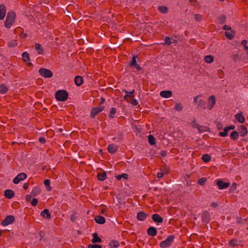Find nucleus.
Returning a JSON list of instances; mask_svg holds the SVG:
<instances>
[{"label":"nucleus","mask_w":248,"mask_h":248,"mask_svg":"<svg viewBox=\"0 0 248 248\" xmlns=\"http://www.w3.org/2000/svg\"><path fill=\"white\" fill-rule=\"evenodd\" d=\"M17 45V42L16 40H12L10 42H8L7 46L9 47H14Z\"/></svg>","instance_id":"a18cd8bd"},{"label":"nucleus","mask_w":248,"mask_h":248,"mask_svg":"<svg viewBox=\"0 0 248 248\" xmlns=\"http://www.w3.org/2000/svg\"><path fill=\"white\" fill-rule=\"evenodd\" d=\"M148 140L149 143L151 145H154L156 144V140L154 136L152 135H149L148 136Z\"/></svg>","instance_id":"f704fd0d"},{"label":"nucleus","mask_w":248,"mask_h":248,"mask_svg":"<svg viewBox=\"0 0 248 248\" xmlns=\"http://www.w3.org/2000/svg\"><path fill=\"white\" fill-rule=\"evenodd\" d=\"M235 33V31L231 30L230 31H226L225 32V35L227 39L232 40L234 38Z\"/></svg>","instance_id":"c85d7f7f"},{"label":"nucleus","mask_w":248,"mask_h":248,"mask_svg":"<svg viewBox=\"0 0 248 248\" xmlns=\"http://www.w3.org/2000/svg\"><path fill=\"white\" fill-rule=\"evenodd\" d=\"M108 246L109 248H117L120 246V243L117 240H113L110 241Z\"/></svg>","instance_id":"2f4dec72"},{"label":"nucleus","mask_w":248,"mask_h":248,"mask_svg":"<svg viewBox=\"0 0 248 248\" xmlns=\"http://www.w3.org/2000/svg\"><path fill=\"white\" fill-rule=\"evenodd\" d=\"M218 23L220 24H224L226 20V17L224 15L219 16L217 18Z\"/></svg>","instance_id":"37998d69"},{"label":"nucleus","mask_w":248,"mask_h":248,"mask_svg":"<svg viewBox=\"0 0 248 248\" xmlns=\"http://www.w3.org/2000/svg\"><path fill=\"white\" fill-rule=\"evenodd\" d=\"M152 219L154 222L157 224L161 223L163 221V217L157 214H154L152 215Z\"/></svg>","instance_id":"2eb2a0df"},{"label":"nucleus","mask_w":248,"mask_h":248,"mask_svg":"<svg viewBox=\"0 0 248 248\" xmlns=\"http://www.w3.org/2000/svg\"><path fill=\"white\" fill-rule=\"evenodd\" d=\"M223 29L224 30L231 31L232 30V28L231 26L225 25L223 27Z\"/></svg>","instance_id":"774afa93"},{"label":"nucleus","mask_w":248,"mask_h":248,"mask_svg":"<svg viewBox=\"0 0 248 248\" xmlns=\"http://www.w3.org/2000/svg\"><path fill=\"white\" fill-rule=\"evenodd\" d=\"M242 242L241 240H239L236 238H233L230 240L229 242V245L232 247L234 248L240 245V243Z\"/></svg>","instance_id":"aec40b11"},{"label":"nucleus","mask_w":248,"mask_h":248,"mask_svg":"<svg viewBox=\"0 0 248 248\" xmlns=\"http://www.w3.org/2000/svg\"><path fill=\"white\" fill-rule=\"evenodd\" d=\"M191 124H192V126L193 128H196L197 129H198L199 128V126L200 125L199 124H197L196 123V120L195 118H194L193 119V120L192 121Z\"/></svg>","instance_id":"864d4df0"},{"label":"nucleus","mask_w":248,"mask_h":248,"mask_svg":"<svg viewBox=\"0 0 248 248\" xmlns=\"http://www.w3.org/2000/svg\"><path fill=\"white\" fill-rule=\"evenodd\" d=\"M16 13L13 11H9L7 13L6 20L4 22L5 27L7 29H10L14 24L16 20Z\"/></svg>","instance_id":"f257e3e1"},{"label":"nucleus","mask_w":248,"mask_h":248,"mask_svg":"<svg viewBox=\"0 0 248 248\" xmlns=\"http://www.w3.org/2000/svg\"><path fill=\"white\" fill-rule=\"evenodd\" d=\"M107 149L109 153L114 154L118 151V146L114 144H110L108 145Z\"/></svg>","instance_id":"f3484780"},{"label":"nucleus","mask_w":248,"mask_h":248,"mask_svg":"<svg viewBox=\"0 0 248 248\" xmlns=\"http://www.w3.org/2000/svg\"><path fill=\"white\" fill-rule=\"evenodd\" d=\"M39 75L44 78H51L53 77L52 72L48 69L41 68L38 70Z\"/></svg>","instance_id":"20e7f679"},{"label":"nucleus","mask_w":248,"mask_h":248,"mask_svg":"<svg viewBox=\"0 0 248 248\" xmlns=\"http://www.w3.org/2000/svg\"><path fill=\"white\" fill-rule=\"evenodd\" d=\"M229 130L228 127L226 126L224 128L223 131L219 132L218 135L221 137H225L228 136Z\"/></svg>","instance_id":"4c0bfd02"},{"label":"nucleus","mask_w":248,"mask_h":248,"mask_svg":"<svg viewBox=\"0 0 248 248\" xmlns=\"http://www.w3.org/2000/svg\"><path fill=\"white\" fill-rule=\"evenodd\" d=\"M15 221V218L14 216L8 215L1 222V225L3 226H6L9 224H12Z\"/></svg>","instance_id":"39448f33"},{"label":"nucleus","mask_w":248,"mask_h":248,"mask_svg":"<svg viewBox=\"0 0 248 248\" xmlns=\"http://www.w3.org/2000/svg\"><path fill=\"white\" fill-rule=\"evenodd\" d=\"M74 82L77 86H80L83 84L84 79L81 76H76L74 78Z\"/></svg>","instance_id":"4be33fe9"},{"label":"nucleus","mask_w":248,"mask_h":248,"mask_svg":"<svg viewBox=\"0 0 248 248\" xmlns=\"http://www.w3.org/2000/svg\"><path fill=\"white\" fill-rule=\"evenodd\" d=\"M50 181L49 179H46L44 181V184L46 186V189L48 191H51L52 190V187L50 186Z\"/></svg>","instance_id":"c03bdc74"},{"label":"nucleus","mask_w":248,"mask_h":248,"mask_svg":"<svg viewBox=\"0 0 248 248\" xmlns=\"http://www.w3.org/2000/svg\"><path fill=\"white\" fill-rule=\"evenodd\" d=\"M174 109L178 111H180L183 110V106L181 103H176L174 106Z\"/></svg>","instance_id":"49530a36"},{"label":"nucleus","mask_w":248,"mask_h":248,"mask_svg":"<svg viewBox=\"0 0 248 248\" xmlns=\"http://www.w3.org/2000/svg\"><path fill=\"white\" fill-rule=\"evenodd\" d=\"M19 36L21 38H26L28 36V35L26 33L22 31L20 34Z\"/></svg>","instance_id":"052dcab7"},{"label":"nucleus","mask_w":248,"mask_h":248,"mask_svg":"<svg viewBox=\"0 0 248 248\" xmlns=\"http://www.w3.org/2000/svg\"><path fill=\"white\" fill-rule=\"evenodd\" d=\"M6 12V6L4 4H0V20H3L5 16Z\"/></svg>","instance_id":"6ab92c4d"},{"label":"nucleus","mask_w":248,"mask_h":248,"mask_svg":"<svg viewBox=\"0 0 248 248\" xmlns=\"http://www.w3.org/2000/svg\"><path fill=\"white\" fill-rule=\"evenodd\" d=\"M27 177V175L24 172H21L17 174L13 179V183L15 184H18L20 181L25 180Z\"/></svg>","instance_id":"0eeeda50"},{"label":"nucleus","mask_w":248,"mask_h":248,"mask_svg":"<svg viewBox=\"0 0 248 248\" xmlns=\"http://www.w3.org/2000/svg\"><path fill=\"white\" fill-rule=\"evenodd\" d=\"M216 184L219 189H223L228 187L230 185V183L225 182L221 179L216 180Z\"/></svg>","instance_id":"1a4fd4ad"},{"label":"nucleus","mask_w":248,"mask_h":248,"mask_svg":"<svg viewBox=\"0 0 248 248\" xmlns=\"http://www.w3.org/2000/svg\"><path fill=\"white\" fill-rule=\"evenodd\" d=\"M202 220L203 223H208L211 221V216L210 213L207 211H204L201 216Z\"/></svg>","instance_id":"6e6552de"},{"label":"nucleus","mask_w":248,"mask_h":248,"mask_svg":"<svg viewBox=\"0 0 248 248\" xmlns=\"http://www.w3.org/2000/svg\"><path fill=\"white\" fill-rule=\"evenodd\" d=\"M119 135L120 136V137L119 138H114L113 139L115 140V139H118V141L121 142L122 141V140L123 139L124 134L123 133V132H120L119 133Z\"/></svg>","instance_id":"4d7b16f0"},{"label":"nucleus","mask_w":248,"mask_h":248,"mask_svg":"<svg viewBox=\"0 0 248 248\" xmlns=\"http://www.w3.org/2000/svg\"><path fill=\"white\" fill-rule=\"evenodd\" d=\"M189 178V176L188 175H186V177L185 178V179H186V185L187 186H190L192 184H191V181H188L187 178Z\"/></svg>","instance_id":"69168bd1"},{"label":"nucleus","mask_w":248,"mask_h":248,"mask_svg":"<svg viewBox=\"0 0 248 248\" xmlns=\"http://www.w3.org/2000/svg\"><path fill=\"white\" fill-rule=\"evenodd\" d=\"M35 48L37 51V53L39 55H42L44 53V49L42 47V46L38 43H35L34 45Z\"/></svg>","instance_id":"7c9ffc66"},{"label":"nucleus","mask_w":248,"mask_h":248,"mask_svg":"<svg viewBox=\"0 0 248 248\" xmlns=\"http://www.w3.org/2000/svg\"><path fill=\"white\" fill-rule=\"evenodd\" d=\"M8 87L4 84H2L0 85V93L5 94L8 91Z\"/></svg>","instance_id":"58836bf2"},{"label":"nucleus","mask_w":248,"mask_h":248,"mask_svg":"<svg viewBox=\"0 0 248 248\" xmlns=\"http://www.w3.org/2000/svg\"><path fill=\"white\" fill-rule=\"evenodd\" d=\"M207 178L206 177L202 178L199 179L198 181V184L200 185L201 186H203L205 184L206 182Z\"/></svg>","instance_id":"8fccbe9b"},{"label":"nucleus","mask_w":248,"mask_h":248,"mask_svg":"<svg viewBox=\"0 0 248 248\" xmlns=\"http://www.w3.org/2000/svg\"><path fill=\"white\" fill-rule=\"evenodd\" d=\"M206 108V102L202 99H200L198 100V104L197 105V108L198 110L205 109Z\"/></svg>","instance_id":"dca6fc26"},{"label":"nucleus","mask_w":248,"mask_h":248,"mask_svg":"<svg viewBox=\"0 0 248 248\" xmlns=\"http://www.w3.org/2000/svg\"><path fill=\"white\" fill-rule=\"evenodd\" d=\"M158 9L160 12L163 14H166L169 11L168 8L165 6H160Z\"/></svg>","instance_id":"79ce46f5"},{"label":"nucleus","mask_w":248,"mask_h":248,"mask_svg":"<svg viewBox=\"0 0 248 248\" xmlns=\"http://www.w3.org/2000/svg\"><path fill=\"white\" fill-rule=\"evenodd\" d=\"M194 18L197 21H201L202 20V16L200 14H197L194 15Z\"/></svg>","instance_id":"6e6d98bb"},{"label":"nucleus","mask_w":248,"mask_h":248,"mask_svg":"<svg viewBox=\"0 0 248 248\" xmlns=\"http://www.w3.org/2000/svg\"><path fill=\"white\" fill-rule=\"evenodd\" d=\"M100 112L97 107L93 108L91 109L90 117L91 118L93 119L95 116Z\"/></svg>","instance_id":"bb28decb"},{"label":"nucleus","mask_w":248,"mask_h":248,"mask_svg":"<svg viewBox=\"0 0 248 248\" xmlns=\"http://www.w3.org/2000/svg\"><path fill=\"white\" fill-rule=\"evenodd\" d=\"M122 91L126 93V95L124 96V98L126 101H128V98H134L135 90H133L130 92L127 91L126 90H123Z\"/></svg>","instance_id":"f8f14e48"},{"label":"nucleus","mask_w":248,"mask_h":248,"mask_svg":"<svg viewBox=\"0 0 248 248\" xmlns=\"http://www.w3.org/2000/svg\"><path fill=\"white\" fill-rule=\"evenodd\" d=\"M189 2L192 6H196L197 4V0H189Z\"/></svg>","instance_id":"0e129e2a"},{"label":"nucleus","mask_w":248,"mask_h":248,"mask_svg":"<svg viewBox=\"0 0 248 248\" xmlns=\"http://www.w3.org/2000/svg\"><path fill=\"white\" fill-rule=\"evenodd\" d=\"M164 41L165 43L163 44L164 45H167L168 46H170L171 44L170 38L169 36L166 37L164 39Z\"/></svg>","instance_id":"603ef678"},{"label":"nucleus","mask_w":248,"mask_h":248,"mask_svg":"<svg viewBox=\"0 0 248 248\" xmlns=\"http://www.w3.org/2000/svg\"><path fill=\"white\" fill-rule=\"evenodd\" d=\"M238 133L241 137H245L248 133L247 127L244 125H240L238 128Z\"/></svg>","instance_id":"ddd939ff"},{"label":"nucleus","mask_w":248,"mask_h":248,"mask_svg":"<svg viewBox=\"0 0 248 248\" xmlns=\"http://www.w3.org/2000/svg\"><path fill=\"white\" fill-rule=\"evenodd\" d=\"M41 216L44 218L49 219L51 218V215L48 209H45L41 213Z\"/></svg>","instance_id":"a878e982"},{"label":"nucleus","mask_w":248,"mask_h":248,"mask_svg":"<svg viewBox=\"0 0 248 248\" xmlns=\"http://www.w3.org/2000/svg\"><path fill=\"white\" fill-rule=\"evenodd\" d=\"M116 113V109L115 108H112L108 115V118L110 119L113 118Z\"/></svg>","instance_id":"a19ab883"},{"label":"nucleus","mask_w":248,"mask_h":248,"mask_svg":"<svg viewBox=\"0 0 248 248\" xmlns=\"http://www.w3.org/2000/svg\"><path fill=\"white\" fill-rule=\"evenodd\" d=\"M4 195L6 198L11 199L15 196V193L12 189H6L4 191Z\"/></svg>","instance_id":"a211bd4d"},{"label":"nucleus","mask_w":248,"mask_h":248,"mask_svg":"<svg viewBox=\"0 0 248 248\" xmlns=\"http://www.w3.org/2000/svg\"><path fill=\"white\" fill-rule=\"evenodd\" d=\"M93 238L91 240L93 244L96 243H101L102 240L100 237L98 236L97 232H94L93 234Z\"/></svg>","instance_id":"cd10ccee"},{"label":"nucleus","mask_w":248,"mask_h":248,"mask_svg":"<svg viewBox=\"0 0 248 248\" xmlns=\"http://www.w3.org/2000/svg\"><path fill=\"white\" fill-rule=\"evenodd\" d=\"M200 133H203L204 132L210 131V128L204 125H199V128L197 129Z\"/></svg>","instance_id":"e433bc0d"},{"label":"nucleus","mask_w":248,"mask_h":248,"mask_svg":"<svg viewBox=\"0 0 248 248\" xmlns=\"http://www.w3.org/2000/svg\"><path fill=\"white\" fill-rule=\"evenodd\" d=\"M38 202V200L36 198H33L31 201V203L32 206H36Z\"/></svg>","instance_id":"5fc2aeb1"},{"label":"nucleus","mask_w":248,"mask_h":248,"mask_svg":"<svg viewBox=\"0 0 248 248\" xmlns=\"http://www.w3.org/2000/svg\"><path fill=\"white\" fill-rule=\"evenodd\" d=\"M116 178L118 180H120L122 178L126 180L128 178V175L126 173H122L117 175Z\"/></svg>","instance_id":"09e8293b"},{"label":"nucleus","mask_w":248,"mask_h":248,"mask_svg":"<svg viewBox=\"0 0 248 248\" xmlns=\"http://www.w3.org/2000/svg\"><path fill=\"white\" fill-rule=\"evenodd\" d=\"M41 192V190L39 186H36L34 187L33 188V189H32V191L31 192V194L33 197H35V196H37V195H38L39 194H40Z\"/></svg>","instance_id":"c756f323"},{"label":"nucleus","mask_w":248,"mask_h":248,"mask_svg":"<svg viewBox=\"0 0 248 248\" xmlns=\"http://www.w3.org/2000/svg\"><path fill=\"white\" fill-rule=\"evenodd\" d=\"M202 96V95L200 94V95H197V96H195L194 98L193 103L194 104H196L197 105L198 104V98L200 96Z\"/></svg>","instance_id":"680f3d73"},{"label":"nucleus","mask_w":248,"mask_h":248,"mask_svg":"<svg viewBox=\"0 0 248 248\" xmlns=\"http://www.w3.org/2000/svg\"><path fill=\"white\" fill-rule=\"evenodd\" d=\"M147 233L149 236L154 237L157 235V229L154 227H149L147 230Z\"/></svg>","instance_id":"4468645a"},{"label":"nucleus","mask_w":248,"mask_h":248,"mask_svg":"<svg viewBox=\"0 0 248 248\" xmlns=\"http://www.w3.org/2000/svg\"><path fill=\"white\" fill-rule=\"evenodd\" d=\"M22 60L26 63V64L28 66H32V63L30 62L31 59L29 54L27 51H24L22 54Z\"/></svg>","instance_id":"9d476101"},{"label":"nucleus","mask_w":248,"mask_h":248,"mask_svg":"<svg viewBox=\"0 0 248 248\" xmlns=\"http://www.w3.org/2000/svg\"><path fill=\"white\" fill-rule=\"evenodd\" d=\"M202 160L204 163H208L211 160V156L208 154H203L202 156Z\"/></svg>","instance_id":"c9c22d12"},{"label":"nucleus","mask_w":248,"mask_h":248,"mask_svg":"<svg viewBox=\"0 0 248 248\" xmlns=\"http://www.w3.org/2000/svg\"><path fill=\"white\" fill-rule=\"evenodd\" d=\"M33 197L31 194L27 195L26 197V201L27 202H31V198Z\"/></svg>","instance_id":"bf43d9fd"},{"label":"nucleus","mask_w":248,"mask_h":248,"mask_svg":"<svg viewBox=\"0 0 248 248\" xmlns=\"http://www.w3.org/2000/svg\"><path fill=\"white\" fill-rule=\"evenodd\" d=\"M235 119L240 124H244L245 122V118L242 112L238 113L234 115Z\"/></svg>","instance_id":"412c9836"},{"label":"nucleus","mask_w":248,"mask_h":248,"mask_svg":"<svg viewBox=\"0 0 248 248\" xmlns=\"http://www.w3.org/2000/svg\"><path fill=\"white\" fill-rule=\"evenodd\" d=\"M148 214L141 211L137 213V218L139 221H143L146 219Z\"/></svg>","instance_id":"5701e85b"},{"label":"nucleus","mask_w":248,"mask_h":248,"mask_svg":"<svg viewBox=\"0 0 248 248\" xmlns=\"http://www.w3.org/2000/svg\"><path fill=\"white\" fill-rule=\"evenodd\" d=\"M160 95L163 98H170L172 95V93L170 90H165L160 92Z\"/></svg>","instance_id":"b1692460"},{"label":"nucleus","mask_w":248,"mask_h":248,"mask_svg":"<svg viewBox=\"0 0 248 248\" xmlns=\"http://www.w3.org/2000/svg\"><path fill=\"white\" fill-rule=\"evenodd\" d=\"M138 58V55H134L132 57V60L129 63V67H135L136 69L140 71L141 70V67L137 63L136 59Z\"/></svg>","instance_id":"423d86ee"},{"label":"nucleus","mask_w":248,"mask_h":248,"mask_svg":"<svg viewBox=\"0 0 248 248\" xmlns=\"http://www.w3.org/2000/svg\"><path fill=\"white\" fill-rule=\"evenodd\" d=\"M160 155L162 157H165L167 155V151L165 150H162L160 153Z\"/></svg>","instance_id":"338daca9"},{"label":"nucleus","mask_w":248,"mask_h":248,"mask_svg":"<svg viewBox=\"0 0 248 248\" xmlns=\"http://www.w3.org/2000/svg\"><path fill=\"white\" fill-rule=\"evenodd\" d=\"M69 94L65 90H59L55 93V99L60 102H64L68 98Z\"/></svg>","instance_id":"f03ea898"},{"label":"nucleus","mask_w":248,"mask_h":248,"mask_svg":"<svg viewBox=\"0 0 248 248\" xmlns=\"http://www.w3.org/2000/svg\"><path fill=\"white\" fill-rule=\"evenodd\" d=\"M131 99H132V100H131V102H130V103L132 105H133V106H137L138 104V102L137 100H136L134 98H131ZM128 102H129V101Z\"/></svg>","instance_id":"13d9d810"},{"label":"nucleus","mask_w":248,"mask_h":248,"mask_svg":"<svg viewBox=\"0 0 248 248\" xmlns=\"http://www.w3.org/2000/svg\"><path fill=\"white\" fill-rule=\"evenodd\" d=\"M208 102H209V104L207 105V108L208 110H211L213 108L216 104V100L215 95H212L210 96L208 98Z\"/></svg>","instance_id":"9b49d317"},{"label":"nucleus","mask_w":248,"mask_h":248,"mask_svg":"<svg viewBox=\"0 0 248 248\" xmlns=\"http://www.w3.org/2000/svg\"><path fill=\"white\" fill-rule=\"evenodd\" d=\"M38 234H39V236L40 237V238L39 239V241H44L45 239H44V238L46 236L45 232L43 230L40 231L38 233Z\"/></svg>","instance_id":"de8ad7c7"},{"label":"nucleus","mask_w":248,"mask_h":248,"mask_svg":"<svg viewBox=\"0 0 248 248\" xmlns=\"http://www.w3.org/2000/svg\"><path fill=\"white\" fill-rule=\"evenodd\" d=\"M88 248H102V246L99 244H89L88 245Z\"/></svg>","instance_id":"3c124183"},{"label":"nucleus","mask_w":248,"mask_h":248,"mask_svg":"<svg viewBox=\"0 0 248 248\" xmlns=\"http://www.w3.org/2000/svg\"><path fill=\"white\" fill-rule=\"evenodd\" d=\"M94 220L96 223L100 225L105 224L106 222L105 218L100 215L95 217Z\"/></svg>","instance_id":"393cba45"},{"label":"nucleus","mask_w":248,"mask_h":248,"mask_svg":"<svg viewBox=\"0 0 248 248\" xmlns=\"http://www.w3.org/2000/svg\"><path fill=\"white\" fill-rule=\"evenodd\" d=\"M222 124L220 122H218L217 123V128L218 130L222 129Z\"/></svg>","instance_id":"e2e57ef3"},{"label":"nucleus","mask_w":248,"mask_h":248,"mask_svg":"<svg viewBox=\"0 0 248 248\" xmlns=\"http://www.w3.org/2000/svg\"><path fill=\"white\" fill-rule=\"evenodd\" d=\"M97 178L98 180L103 181L107 179V174L105 171L103 172H99L97 174Z\"/></svg>","instance_id":"473e14b6"},{"label":"nucleus","mask_w":248,"mask_h":248,"mask_svg":"<svg viewBox=\"0 0 248 248\" xmlns=\"http://www.w3.org/2000/svg\"><path fill=\"white\" fill-rule=\"evenodd\" d=\"M175 239V236L173 234L170 235L167 237V238L163 241H161L159 244V246L161 248H167L171 245L172 242Z\"/></svg>","instance_id":"7ed1b4c3"},{"label":"nucleus","mask_w":248,"mask_h":248,"mask_svg":"<svg viewBox=\"0 0 248 248\" xmlns=\"http://www.w3.org/2000/svg\"><path fill=\"white\" fill-rule=\"evenodd\" d=\"M214 60V57L212 55H207L205 56L204 58V61L208 63H211L213 62Z\"/></svg>","instance_id":"ea45409f"},{"label":"nucleus","mask_w":248,"mask_h":248,"mask_svg":"<svg viewBox=\"0 0 248 248\" xmlns=\"http://www.w3.org/2000/svg\"><path fill=\"white\" fill-rule=\"evenodd\" d=\"M239 134V133L237 131L234 130L232 131L230 135V139L233 140H236L238 139Z\"/></svg>","instance_id":"72a5a7b5"}]
</instances>
